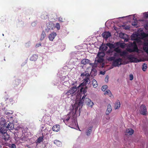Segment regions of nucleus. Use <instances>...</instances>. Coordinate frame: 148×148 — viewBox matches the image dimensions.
Listing matches in <instances>:
<instances>
[{
  "label": "nucleus",
  "instance_id": "nucleus-21",
  "mask_svg": "<svg viewBox=\"0 0 148 148\" xmlns=\"http://www.w3.org/2000/svg\"><path fill=\"white\" fill-rule=\"evenodd\" d=\"M92 127L91 126L89 127L88 129L86 131V134L87 136H88L90 135L92 132Z\"/></svg>",
  "mask_w": 148,
  "mask_h": 148
},
{
  "label": "nucleus",
  "instance_id": "nucleus-30",
  "mask_svg": "<svg viewBox=\"0 0 148 148\" xmlns=\"http://www.w3.org/2000/svg\"><path fill=\"white\" fill-rule=\"evenodd\" d=\"M54 143L58 146H59L61 144V142L59 140H55L54 141Z\"/></svg>",
  "mask_w": 148,
  "mask_h": 148
},
{
  "label": "nucleus",
  "instance_id": "nucleus-31",
  "mask_svg": "<svg viewBox=\"0 0 148 148\" xmlns=\"http://www.w3.org/2000/svg\"><path fill=\"white\" fill-rule=\"evenodd\" d=\"M88 76H90V75L88 73H87L86 72L83 73L81 74V76H85L86 77H87Z\"/></svg>",
  "mask_w": 148,
  "mask_h": 148
},
{
  "label": "nucleus",
  "instance_id": "nucleus-2",
  "mask_svg": "<svg viewBox=\"0 0 148 148\" xmlns=\"http://www.w3.org/2000/svg\"><path fill=\"white\" fill-rule=\"evenodd\" d=\"M90 75L85 77L83 80V83H81L78 87L79 89H80V93H86L87 87L85 86L84 87V86L86 85L87 84H89L90 83Z\"/></svg>",
  "mask_w": 148,
  "mask_h": 148
},
{
  "label": "nucleus",
  "instance_id": "nucleus-52",
  "mask_svg": "<svg viewBox=\"0 0 148 148\" xmlns=\"http://www.w3.org/2000/svg\"><path fill=\"white\" fill-rule=\"evenodd\" d=\"M112 51H111L110 50H108L107 51V53H112Z\"/></svg>",
  "mask_w": 148,
  "mask_h": 148
},
{
  "label": "nucleus",
  "instance_id": "nucleus-47",
  "mask_svg": "<svg viewBox=\"0 0 148 148\" xmlns=\"http://www.w3.org/2000/svg\"><path fill=\"white\" fill-rule=\"evenodd\" d=\"M11 147V148H16V146L14 144H12Z\"/></svg>",
  "mask_w": 148,
  "mask_h": 148
},
{
  "label": "nucleus",
  "instance_id": "nucleus-9",
  "mask_svg": "<svg viewBox=\"0 0 148 148\" xmlns=\"http://www.w3.org/2000/svg\"><path fill=\"white\" fill-rule=\"evenodd\" d=\"M140 114L143 115H145L146 114L147 110L146 106L144 105H141L140 106Z\"/></svg>",
  "mask_w": 148,
  "mask_h": 148
},
{
  "label": "nucleus",
  "instance_id": "nucleus-48",
  "mask_svg": "<svg viewBox=\"0 0 148 148\" xmlns=\"http://www.w3.org/2000/svg\"><path fill=\"white\" fill-rule=\"evenodd\" d=\"M120 46L122 48H124L125 47L123 43H121L120 44Z\"/></svg>",
  "mask_w": 148,
  "mask_h": 148
},
{
  "label": "nucleus",
  "instance_id": "nucleus-55",
  "mask_svg": "<svg viewBox=\"0 0 148 148\" xmlns=\"http://www.w3.org/2000/svg\"><path fill=\"white\" fill-rule=\"evenodd\" d=\"M26 147H28L29 148H30V147L29 145H27Z\"/></svg>",
  "mask_w": 148,
  "mask_h": 148
},
{
  "label": "nucleus",
  "instance_id": "nucleus-56",
  "mask_svg": "<svg viewBox=\"0 0 148 148\" xmlns=\"http://www.w3.org/2000/svg\"><path fill=\"white\" fill-rule=\"evenodd\" d=\"M121 34H122V35H123V36H124L125 35V34H123V33H122Z\"/></svg>",
  "mask_w": 148,
  "mask_h": 148
},
{
  "label": "nucleus",
  "instance_id": "nucleus-20",
  "mask_svg": "<svg viewBox=\"0 0 148 148\" xmlns=\"http://www.w3.org/2000/svg\"><path fill=\"white\" fill-rule=\"evenodd\" d=\"M126 132L130 135H132L134 133V130L132 129H128L126 130Z\"/></svg>",
  "mask_w": 148,
  "mask_h": 148
},
{
  "label": "nucleus",
  "instance_id": "nucleus-38",
  "mask_svg": "<svg viewBox=\"0 0 148 148\" xmlns=\"http://www.w3.org/2000/svg\"><path fill=\"white\" fill-rule=\"evenodd\" d=\"M106 45H103L101 47L102 50L103 51H106L107 50L108 48V47Z\"/></svg>",
  "mask_w": 148,
  "mask_h": 148
},
{
  "label": "nucleus",
  "instance_id": "nucleus-12",
  "mask_svg": "<svg viewBox=\"0 0 148 148\" xmlns=\"http://www.w3.org/2000/svg\"><path fill=\"white\" fill-rule=\"evenodd\" d=\"M102 54L101 53L99 52L97 54V56L99 57V58L97 59V61L99 63H101L103 61V59L102 57L104 56H101V54Z\"/></svg>",
  "mask_w": 148,
  "mask_h": 148
},
{
  "label": "nucleus",
  "instance_id": "nucleus-28",
  "mask_svg": "<svg viewBox=\"0 0 148 148\" xmlns=\"http://www.w3.org/2000/svg\"><path fill=\"white\" fill-rule=\"evenodd\" d=\"M46 36V34L45 32L43 31L42 32V33L41 34V38H40V40H42L45 38Z\"/></svg>",
  "mask_w": 148,
  "mask_h": 148
},
{
  "label": "nucleus",
  "instance_id": "nucleus-17",
  "mask_svg": "<svg viewBox=\"0 0 148 148\" xmlns=\"http://www.w3.org/2000/svg\"><path fill=\"white\" fill-rule=\"evenodd\" d=\"M71 113L72 112H70L69 114H68L67 116H66V117L64 118V119L63 120V121L65 123H67L68 122L69 119H70L71 116H70V115L71 114Z\"/></svg>",
  "mask_w": 148,
  "mask_h": 148
},
{
  "label": "nucleus",
  "instance_id": "nucleus-41",
  "mask_svg": "<svg viewBox=\"0 0 148 148\" xmlns=\"http://www.w3.org/2000/svg\"><path fill=\"white\" fill-rule=\"evenodd\" d=\"M43 137H40L38 139V142L40 143L43 140Z\"/></svg>",
  "mask_w": 148,
  "mask_h": 148
},
{
  "label": "nucleus",
  "instance_id": "nucleus-8",
  "mask_svg": "<svg viewBox=\"0 0 148 148\" xmlns=\"http://www.w3.org/2000/svg\"><path fill=\"white\" fill-rule=\"evenodd\" d=\"M127 58L131 62H139L138 60L136 58L134 57L132 55H128L127 56Z\"/></svg>",
  "mask_w": 148,
  "mask_h": 148
},
{
  "label": "nucleus",
  "instance_id": "nucleus-11",
  "mask_svg": "<svg viewBox=\"0 0 148 148\" xmlns=\"http://www.w3.org/2000/svg\"><path fill=\"white\" fill-rule=\"evenodd\" d=\"M102 36L104 38L107 39L109 37L111 36V33L108 32H105L103 33Z\"/></svg>",
  "mask_w": 148,
  "mask_h": 148
},
{
  "label": "nucleus",
  "instance_id": "nucleus-18",
  "mask_svg": "<svg viewBox=\"0 0 148 148\" xmlns=\"http://www.w3.org/2000/svg\"><path fill=\"white\" fill-rule=\"evenodd\" d=\"M90 62V60L87 59H84L82 60L81 63L82 64L86 65L88 64Z\"/></svg>",
  "mask_w": 148,
  "mask_h": 148
},
{
  "label": "nucleus",
  "instance_id": "nucleus-6",
  "mask_svg": "<svg viewBox=\"0 0 148 148\" xmlns=\"http://www.w3.org/2000/svg\"><path fill=\"white\" fill-rule=\"evenodd\" d=\"M131 47H133L132 49H129L128 51L130 52H138V49L137 47V45L135 42L134 41L133 43H132L130 44Z\"/></svg>",
  "mask_w": 148,
  "mask_h": 148
},
{
  "label": "nucleus",
  "instance_id": "nucleus-15",
  "mask_svg": "<svg viewBox=\"0 0 148 148\" xmlns=\"http://www.w3.org/2000/svg\"><path fill=\"white\" fill-rule=\"evenodd\" d=\"M56 34L55 32H53L50 34L49 36V39L51 41H53L56 35Z\"/></svg>",
  "mask_w": 148,
  "mask_h": 148
},
{
  "label": "nucleus",
  "instance_id": "nucleus-14",
  "mask_svg": "<svg viewBox=\"0 0 148 148\" xmlns=\"http://www.w3.org/2000/svg\"><path fill=\"white\" fill-rule=\"evenodd\" d=\"M60 126L59 125H56L53 127L52 130L53 131L58 132L60 130Z\"/></svg>",
  "mask_w": 148,
  "mask_h": 148
},
{
  "label": "nucleus",
  "instance_id": "nucleus-54",
  "mask_svg": "<svg viewBox=\"0 0 148 148\" xmlns=\"http://www.w3.org/2000/svg\"><path fill=\"white\" fill-rule=\"evenodd\" d=\"M117 54L116 53H115L114 54V56H117Z\"/></svg>",
  "mask_w": 148,
  "mask_h": 148
},
{
  "label": "nucleus",
  "instance_id": "nucleus-5",
  "mask_svg": "<svg viewBox=\"0 0 148 148\" xmlns=\"http://www.w3.org/2000/svg\"><path fill=\"white\" fill-rule=\"evenodd\" d=\"M78 89L79 90V89L78 87L77 88L76 86H73L71 88L70 90H68L66 93L65 94L67 96H69L70 95H71L72 96L73 95H75V92L77 91Z\"/></svg>",
  "mask_w": 148,
  "mask_h": 148
},
{
  "label": "nucleus",
  "instance_id": "nucleus-3",
  "mask_svg": "<svg viewBox=\"0 0 148 148\" xmlns=\"http://www.w3.org/2000/svg\"><path fill=\"white\" fill-rule=\"evenodd\" d=\"M83 94L84 95L83 96L82 99L79 100V101L77 100L76 101L75 103L74 104L73 107L74 111L72 113V114H75L76 112L78 110V108H80L82 107L84 101V102L85 98L86 95V93ZM73 115H74V114H73Z\"/></svg>",
  "mask_w": 148,
  "mask_h": 148
},
{
  "label": "nucleus",
  "instance_id": "nucleus-26",
  "mask_svg": "<svg viewBox=\"0 0 148 148\" xmlns=\"http://www.w3.org/2000/svg\"><path fill=\"white\" fill-rule=\"evenodd\" d=\"M21 83V80L17 79H16L14 82V85L15 86L18 85Z\"/></svg>",
  "mask_w": 148,
  "mask_h": 148
},
{
  "label": "nucleus",
  "instance_id": "nucleus-33",
  "mask_svg": "<svg viewBox=\"0 0 148 148\" xmlns=\"http://www.w3.org/2000/svg\"><path fill=\"white\" fill-rule=\"evenodd\" d=\"M108 88V86L106 85L103 86L101 88V90L103 91H105Z\"/></svg>",
  "mask_w": 148,
  "mask_h": 148
},
{
  "label": "nucleus",
  "instance_id": "nucleus-34",
  "mask_svg": "<svg viewBox=\"0 0 148 148\" xmlns=\"http://www.w3.org/2000/svg\"><path fill=\"white\" fill-rule=\"evenodd\" d=\"M140 36L143 38H145L147 36V34L145 32H141L140 33Z\"/></svg>",
  "mask_w": 148,
  "mask_h": 148
},
{
  "label": "nucleus",
  "instance_id": "nucleus-40",
  "mask_svg": "<svg viewBox=\"0 0 148 148\" xmlns=\"http://www.w3.org/2000/svg\"><path fill=\"white\" fill-rule=\"evenodd\" d=\"M143 50L147 53H148V48L147 46H144L143 48Z\"/></svg>",
  "mask_w": 148,
  "mask_h": 148
},
{
  "label": "nucleus",
  "instance_id": "nucleus-4",
  "mask_svg": "<svg viewBox=\"0 0 148 148\" xmlns=\"http://www.w3.org/2000/svg\"><path fill=\"white\" fill-rule=\"evenodd\" d=\"M13 112L12 111H10V114H12ZM10 130H12L14 129V123L16 121V117L15 116H11L10 115Z\"/></svg>",
  "mask_w": 148,
  "mask_h": 148
},
{
  "label": "nucleus",
  "instance_id": "nucleus-1",
  "mask_svg": "<svg viewBox=\"0 0 148 148\" xmlns=\"http://www.w3.org/2000/svg\"><path fill=\"white\" fill-rule=\"evenodd\" d=\"M5 121L3 118L0 119V132L3 135V138L5 140H8L9 138V135L7 131V128L9 127V124H8L7 127L5 126Z\"/></svg>",
  "mask_w": 148,
  "mask_h": 148
},
{
  "label": "nucleus",
  "instance_id": "nucleus-37",
  "mask_svg": "<svg viewBox=\"0 0 148 148\" xmlns=\"http://www.w3.org/2000/svg\"><path fill=\"white\" fill-rule=\"evenodd\" d=\"M115 60V57L114 56L110 57L108 58V60L109 61H113V62L114 60Z\"/></svg>",
  "mask_w": 148,
  "mask_h": 148
},
{
  "label": "nucleus",
  "instance_id": "nucleus-7",
  "mask_svg": "<svg viewBox=\"0 0 148 148\" xmlns=\"http://www.w3.org/2000/svg\"><path fill=\"white\" fill-rule=\"evenodd\" d=\"M122 59L121 58H119L115 59L112 63V65L114 67L119 66L122 64Z\"/></svg>",
  "mask_w": 148,
  "mask_h": 148
},
{
  "label": "nucleus",
  "instance_id": "nucleus-45",
  "mask_svg": "<svg viewBox=\"0 0 148 148\" xmlns=\"http://www.w3.org/2000/svg\"><path fill=\"white\" fill-rule=\"evenodd\" d=\"M108 79H109V76H107L106 77L105 79V81L106 82H108Z\"/></svg>",
  "mask_w": 148,
  "mask_h": 148
},
{
  "label": "nucleus",
  "instance_id": "nucleus-50",
  "mask_svg": "<svg viewBox=\"0 0 148 148\" xmlns=\"http://www.w3.org/2000/svg\"><path fill=\"white\" fill-rule=\"evenodd\" d=\"M121 38L123 39H124V42H127L128 40V39H127V38H124V37H121Z\"/></svg>",
  "mask_w": 148,
  "mask_h": 148
},
{
  "label": "nucleus",
  "instance_id": "nucleus-43",
  "mask_svg": "<svg viewBox=\"0 0 148 148\" xmlns=\"http://www.w3.org/2000/svg\"><path fill=\"white\" fill-rule=\"evenodd\" d=\"M21 138L20 139L21 140H22L23 141H25L27 140V138L26 137H22V136H21V137H20Z\"/></svg>",
  "mask_w": 148,
  "mask_h": 148
},
{
  "label": "nucleus",
  "instance_id": "nucleus-51",
  "mask_svg": "<svg viewBox=\"0 0 148 148\" xmlns=\"http://www.w3.org/2000/svg\"><path fill=\"white\" fill-rule=\"evenodd\" d=\"M130 27L128 26H126L125 27V29L126 30L127 29H130Z\"/></svg>",
  "mask_w": 148,
  "mask_h": 148
},
{
  "label": "nucleus",
  "instance_id": "nucleus-32",
  "mask_svg": "<svg viewBox=\"0 0 148 148\" xmlns=\"http://www.w3.org/2000/svg\"><path fill=\"white\" fill-rule=\"evenodd\" d=\"M147 68V64L145 63L143 64V65L142 69L143 71H145Z\"/></svg>",
  "mask_w": 148,
  "mask_h": 148
},
{
  "label": "nucleus",
  "instance_id": "nucleus-57",
  "mask_svg": "<svg viewBox=\"0 0 148 148\" xmlns=\"http://www.w3.org/2000/svg\"><path fill=\"white\" fill-rule=\"evenodd\" d=\"M3 36H4V34H3Z\"/></svg>",
  "mask_w": 148,
  "mask_h": 148
},
{
  "label": "nucleus",
  "instance_id": "nucleus-24",
  "mask_svg": "<svg viewBox=\"0 0 148 148\" xmlns=\"http://www.w3.org/2000/svg\"><path fill=\"white\" fill-rule=\"evenodd\" d=\"M106 45L107 46H108L110 49L114 48L115 47V46L114 44L110 43H107L106 44Z\"/></svg>",
  "mask_w": 148,
  "mask_h": 148
},
{
  "label": "nucleus",
  "instance_id": "nucleus-29",
  "mask_svg": "<svg viewBox=\"0 0 148 148\" xmlns=\"http://www.w3.org/2000/svg\"><path fill=\"white\" fill-rule=\"evenodd\" d=\"M41 18L44 19H46L48 17V15L46 14H44L41 15Z\"/></svg>",
  "mask_w": 148,
  "mask_h": 148
},
{
  "label": "nucleus",
  "instance_id": "nucleus-44",
  "mask_svg": "<svg viewBox=\"0 0 148 148\" xmlns=\"http://www.w3.org/2000/svg\"><path fill=\"white\" fill-rule=\"evenodd\" d=\"M133 79V76L132 74H130L129 75V79L130 80H132Z\"/></svg>",
  "mask_w": 148,
  "mask_h": 148
},
{
  "label": "nucleus",
  "instance_id": "nucleus-22",
  "mask_svg": "<svg viewBox=\"0 0 148 148\" xmlns=\"http://www.w3.org/2000/svg\"><path fill=\"white\" fill-rule=\"evenodd\" d=\"M38 56L36 55H33L30 58V60L32 61H35L38 58Z\"/></svg>",
  "mask_w": 148,
  "mask_h": 148
},
{
  "label": "nucleus",
  "instance_id": "nucleus-53",
  "mask_svg": "<svg viewBox=\"0 0 148 148\" xmlns=\"http://www.w3.org/2000/svg\"><path fill=\"white\" fill-rule=\"evenodd\" d=\"M72 117H73V120H75V119H76V118H75V117L74 118V117L73 116H72V117H71L72 118Z\"/></svg>",
  "mask_w": 148,
  "mask_h": 148
},
{
  "label": "nucleus",
  "instance_id": "nucleus-19",
  "mask_svg": "<svg viewBox=\"0 0 148 148\" xmlns=\"http://www.w3.org/2000/svg\"><path fill=\"white\" fill-rule=\"evenodd\" d=\"M120 106V103L119 100H117L115 103L114 108L115 109L119 108Z\"/></svg>",
  "mask_w": 148,
  "mask_h": 148
},
{
  "label": "nucleus",
  "instance_id": "nucleus-16",
  "mask_svg": "<svg viewBox=\"0 0 148 148\" xmlns=\"http://www.w3.org/2000/svg\"><path fill=\"white\" fill-rule=\"evenodd\" d=\"M112 111V107L110 104H108L107 106V108L106 112L107 115H108Z\"/></svg>",
  "mask_w": 148,
  "mask_h": 148
},
{
  "label": "nucleus",
  "instance_id": "nucleus-39",
  "mask_svg": "<svg viewBox=\"0 0 148 148\" xmlns=\"http://www.w3.org/2000/svg\"><path fill=\"white\" fill-rule=\"evenodd\" d=\"M114 51L117 53H120L121 52V49L119 48H116L114 49Z\"/></svg>",
  "mask_w": 148,
  "mask_h": 148
},
{
  "label": "nucleus",
  "instance_id": "nucleus-42",
  "mask_svg": "<svg viewBox=\"0 0 148 148\" xmlns=\"http://www.w3.org/2000/svg\"><path fill=\"white\" fill-rule=\"evenodd\" d=\"M56 27L58 30H59L60 29V26L59 23H56Z\"/></svg>",
  "mask_w": 148,
  "mask_h": 148
},
{
  "label": "nucleus",
  "instance_id": "nucleus-25",
  "mask_svg": "<svg viewBox=\"0 0 148 148\" xmlns=\"http://www.w3.org/2000/svg\"><path fill=\"white\" fill-rule=\"evenodd\" d=\"M92 84L93 87L95 88H96L98 86L97 81L95 79L92 80Z\"/></svg>",
  "mask_w": 148,
  "mask_h": 148
},
{
  "label": "nucleus",
  "instance_id": "nucleus-27",
  "mask_svg": "<svg viewBox=\"0 0 148 148\" xmlns=\"http://www.w3.org/2000/svg\"><path fill=\"white\" fill-rule=\"evenodd\" d=\"M134 21L132 23V25L134 26H137V21L136 20V18H135L134 17L133 19Z\"/></svg>",
  "mask_w": 148,
  "mask_h": 148
},
{
  "label": "nucleus",
  "instance_id": "nucleus-23",
  "mask_svg": "<svg viewBox=\"0 0 148 148\" xmlns=\"http://www.w3.org/2000/svg\"><path fill=\"white\" fill-rule=\"evenodd\" d=\"M105 95H108L110 97H112V94L109 90H107L104 93Z\"/></svg>",
  "mask_w": 148,
  "mask_h": 148
},
{
  "label": "nucleus",
  "instance_id": "nucleus-13",
  "mask_svg": "<svg viewBox=\"0 0 148 148\" xmlns=\"http://www.w3.org/2000/svg\"><path fill=\"white\" fill-rule=\"evenodd\" d=\"M16 132L14 133V135L15 137L18 138H19L21 137L22 134H23V133L21 131L16 130Z\"/></svg>",
  "mask_w": 148,
  "mask_h": 148
},
{
  "label": "nucleus",
  "instance_id": "nucleus-10",
  "mask_svg": "<svg viewBox=\"0 0 148 148\" xmlns=\"http://www.w3.org/2000/svg\"><path fill=\"white\" fill-rule=\"evenodd\" d=\"M84 102L86 103V104L89 106L91 108L94 105L93 103L91 101V100L88 98H85Z\"/></svg>",
  "mask_w": 148,
  "mask_h": 148
},
{
  "label": "nucleus",
  "instance_id": "nucleus-36",
  "mask_svg": "<svg viewBox=\"0 0 148 148\" xmlns=\"http://www.w3.org/2000/svg\"><path fill=\"white\" fill-rule=\"evenodd\" d=\"M58 20L59 21L61 22H63L64 21L65 19L64 18H63L61 17H60L58 18Z\"/></svg>",
  "mask_w": 148,
  "mask_h": 148
},
{
  "label": "nucleus",
  "instance_id": "nucleus-49",
  "mask_svg": "<svg viewBox=\"0 0 148 148\" xmlns=\"http://www.w3.org/2000/svg\"><path fill=\"white\" fill-rule=\"evenodd\" d=\"M145 16L146 17L148 18V12H146L145 14Z\"/></svg>",
  "mask_w": 148,
  "mask_h": 148
},
{
  "label": "nucleus",
  "instance_id": "nucleus-35",
  "mask_svg": "<svg viewBox=\"0 0 148 148\" xmlns=\"http://www.w3.org/2000/svg\"><path fill=\"white\" fill-rule=\"evenodd\" d=\"M120 55L121 56H124L125 55L127 54V52L125 51H123V52H121L120 53Z\"/></svg>",
  "mask_w": 148,
  "mask_h": 148
},
{
  "label": "nucleus",
  "instance_id": "nucleus-46",
  "mask_svg": "<svg viewBox=\"0 0 148 148\" xmlns=\"http://www.w3.org/2000/svg\"><path fill=\"white\" fill-rule=\"evenodd\" d=\"M41 46V43H40L38 44H37L36 45V47H38Z\"/></svg>",
  "mask_w": 148,
  "mask_h": 148
}]
</instances>
